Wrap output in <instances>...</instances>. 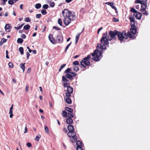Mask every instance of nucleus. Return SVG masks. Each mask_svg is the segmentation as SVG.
I'll return each mask as SVG.
<instances>
[{
	"instance_id": "nucleus-43",
	"label": "nucleus",
	"mask_w": 150,
	"mask_h": 150,
	"mask_svg": "<svg viewBox=\"0 0 150 150\" xmlns=\"http://www.w3.org/2000/svg\"><path fill=\"white\" fill-rule=\"evenodd\" d=\"M8 65L9 67L11 68H13V64L11 62H9Z\"/></svg>"
},
{
	"instance_id": "nucleus-42",
	"label": "nucleus",
	"mask_w": 150,
	"mask_h": 150,
	"mask_svg": "<svg viewBox=\"0 0 150 150\" xmlns=\"http://www.w3.org/2000/svg\"><path fill=\"white\" fill-rule=\"evenodd\" d=\"M25 21L26 22H30V20L29 18H25Z\"/></svg>"
},
{
	"instance_id": "nucleus-37",
	"label": "nucleus",
	"mask_w": 150,
	"mask_h": 150,
	"mask_svg": "<svg viewBox=\"0 0 150 150\" xmlns=\"http://www.w3.org/2000/svg\"><path fill=\"white\" fill-rule=\"evenodd\" d=\"M41 13L43 15H45L46 14L47 12L45 10H42L41 11Z\"/></svg>"
},
{
	"instance_id": "nucleus-52",
	"label": "nucleus",
	"mask_w": 150,
	"mask_h": 150,
	"mask_svg": "<svg viewBox=\"0 0 150 150\" xmlns=\"http://www.w3.org/2000/svg\"><path fill=\"white\" fill-rule=\"evenodd\" d=\"M74 69L75 71H77L79 70V68L78 66L74 67Z\"/></svg>"
},
{
	"instance_id": "nucleus-63",
	"label": "nucleus",
	"mask_w": 150,
	"mask_h": 150,
	"mask_svg": "<svg viewBox=\"0 0 150 150\" xmlns=\"http://www.w3.org/2000/svg\"><path fill=\"white\" fill-rule=\"evenodd\" d=\"M23 4H21L20 5V9H23Z\"/></svg>"
},
{
	"instance_id": "nucleus-14",
	"label": "nucleus",
	"mask_w": 150,
	"mask_h": 150,
	"mask_svg": "<svg viewBox=\"0 0 150 150\" xmlns=\"http://www.w3.org/2000/svg\"><path fill=\"white\" fill-rule=\"evenodd\" d=\"M48 38L50 41L52 43L54 44L55 43V40L54 39L52 35L50 34L49 35Z\"/></svg>"
},
{
	"instance_id": "nucleus-55",
	"label": "nucleus",
	"mask_w": 150,
	"mask_h": 150,
	"mask_svg": "<svg viewBox=\"0 0 150 150\" xmlns=\"http://www.w3.org/2000/svg\"><path fill=\"white\" fill-rule=\"evenodd\" d=\"M50 6L52 7H53L54 6V3L53 2H51L50 4Z\"/></svg>"
},
{
	"instance_id": "nucleus-54",
	"label": "nucleus",
	"mask_w": 150,
	"mask_h": 150,
	"mask_svg": "<svg viewBox=\"0 0 150 150\" xmlns=\"http://www.w3.org/2000/svg\"><path fill=\"white\" fill-rule=\"evenodd\" d=\"M21 38H22L23 39H25V38L26 37V36L25 34H23L21 35Z\"/></svg>"
},
{
	"instance_id": "nucleus-18",
	"label": "nucleus",
	"mask_w": 150,
	"mask_h": 150,
	"mask_svg": "<svg viewBox=\"0 0 150 150\" xmlns=\"http://www.w3.org/2000/svg\"><path fill=\"white\" fill-rule=\"evenodd\" d=\"M73 91V88L69 86L67 87V92L72 93Z\"/></svg>"
},
{
	"instance_id": "nucleus-1",
	"label": "nucleus",
	"mask_w": 150,
	"mask_h": 150,
	"mask_svg": "<svg viewBox=\"0 0 150 150\" xmlns=\"http://www.w3.org/2000/svg\"><path fill=\"white\" fill-rule=\"evenodd\" d=\"M108 37L103 36L100 40L101 42L100 44H98L97 47H99L100 49L103 51V49H106V47L105 44L108 45Z\"/></svg>"
},
{
	"instance_id": "nucleus-9",
	"label": "nucleus",
	"mask_w": 150,
	"mask_h": 150,
	"mask_svg": "<svg viewBox=\"0 0 150 150\" xmlns=\"http://www.w3.org/2000/svg\"><path fill=\"white\" fill-rule=\"evenodd\" d=\"M118 37L119 40L122 41L124 38L127 39L128 38V36L127 34L125 31L122 32V33L118 32Z\"/></svg>"
},
{
	"instance_id": "nucleus-57",
	"label": "nucleus",
	"mask_w": 150,
	"mask_h": 150,
	"mask_svg": "<svg viewBox=\"0 0 150 150\" xmlns=\"http://www.w3.org/2000/svg\"><path fill=\"white\" fill-rule=\"evenodd\" d=\"M112 21L114 22H117L118 21V20L115 18H112Z\"/></svg>"
},
{
	"instance_id": "nucleus-32",
	"label": "nucleus",
	"mask_w": 150,
	"mask_h": 150,
	"mask_svg": "<svg viewBox=\"0 0 150 150\" xmlns=\"http://www.w3.org/2000/svg\"><path fill=\"white\" fill-rule=\"evenodd\" d=\"M23 25H24V24H21V25L20 26H18V27H14V28L15 29H16V30H18L19 29L21 28H22V27H23Z\"/></svg>"
},
{
	"instance_id": "nucleus-35",
	"label": "nucleus",
	"mask_w": 150,
	"mask_h": 150,
	"mask_svg": "<svg viewBox=\"0 0 150 150\" xmlns=\"http://www.w3.org/2000/svg\"><path fill=\"white\" fill-rule=\"evenodd\" d=\"M48 7L49 6L47 4H44L42 6V8L45 9H47L48 8Z\"/></svg>"
},
{
	"instance_id": "nucleus-17",
	"label": "nucleus",
	"mask_w": 150,
	"mask_h": 150,
	"mask_svg": "<svg viewBox=\"0 0 150 150\" xmlns=\"http://www.w3.org/2000/svg\"><path fill=\"white\" fill-rule=\"evenodd\" d=\"M66 122L69 124H71L73 123V120L71 118H68L66 119Z\"/></svg>"
},
{
	"instance_id": "nucleus-2",
	"label": "nucleus",
	"mask_w": 150,
	"mask_h": 150,
	"mask_svg": "<svg viewBox=\"0 0 150 150\" xmlns=\"http://www.w3.org/2000/svg\"><path fill=\"white\" fill-rule=\"evenodd\" d=\"M67 129L69 131L67 134L68 136L73 138L74 141H76L77 138L76 137V134L74 131V129L72 125H69L68 126Z\"/></svg>"
},
{
	"instance_id": "nucleus-46",
	"label": "nucleus",
	"mask_w": 150,
	"mask_h": 150,
	"mask_svg": "<svg viewBox=\"0 0 150 150\" xmlns=\"http://www.w3.org/2000/svg\"><path fill=\"white\" fill-rule=\"evenodd\" d=\"M105 4H108L111 6H112V5H113L114 3L113 2H107L105 3Z\"/></svg>"
},
{
	"instance_id": "nucleus-51",
	"label": "nucleus",
	"mask_w": 150,
	"mask_h": 150,
	"mask_svg": "<svg viewBox=\"0 0 150 150\" xmlns=\"http://www.w3.org/2000/svg\"><path fill=\"white\" fill-rule=\"evenodd\" d=\"M70 74L72 75L73 77L75 76L76 74V73L74 72H70Z\"/></svg>"
},
{
	"instance_id": "nucleus-58",
	"label": "nucleus",
	"mask_w": 150,
	"mask_h": 150,
	"mask_svg": "<svg viewBox=\"0 0 150 150\" xmlns=\"http://www.w3.org/2000/svg\"><path fill=\"white\" fill-rule=\"evenodd\" d=\"M26 54H27V59H29V57L30 56V54L28 52H27L26 53Z\"/></svg>"
},
{
	"instance_id": "nucleus-50",
	"label": "nucleus",
	"mask_w": 150,
	"mask_h": 150,
	"mask_svg": "<svg viewBox=\"0 0 150 150\" xmlns=\"http://www.w3.org/2000/svg\"><path fill=\"white\" fill-rule=\"evenodd\" d=\"M41 14H37L36 15V17L38 18H40L41 16Z\"/></svg>"
},
{
	"instance_id": "nucleus-12",
	"label": "nucleus",
	"mask_w": 150,
	"mask_h": 150,
	"mask_svg": "<svg viewBox=\"0 0 150 150\" xmlns=\"http://www.w3.org/2000/svg\"><path fill=\"white\" fill-rule=\"evenodd\" d=\"M142 2L141 4V10H145L147 7L146 2L147 0H142Z\"/></svg>"
},
{
	"instance_id": "nucleus-27",
	"label": "nucleus",
	"mask_w": 150,
	"mask_h": 150,
	"mask_svg": "<svg viewBox=\"0 0 150 150\" xmlns=\"http://www.w3.org/2000/svg\"><path fill=\"white\" fill-rule=\"evenodd\" d=\"M62 116L63 117H65L67 116V113L66 111L65 110L62 111Z\"/></svg>"
},
{
	"instance_id": "nucleus-47",
	"label": "nucleus",
	"mask_w": 150,
	"mask_h": 150,
	"mask_svg": "<svg viewBox=\"0 0 150 150\" xmlns=\"http://www.w3.org/2000/svg\"><path fill=\"white\" fill-rule=\"evenodd\" d=\"M53 28L54 29H55L56 30H61L60 28L56 26H54L53 27Z\"/></svg>"
},
{
	"instance_id": "nucleus-10",
	"label": "nucleus",
	"mask_w": 150,
	"mask_h": 150,
	"mask_svg": "<svg viewBox=\"0 0 150 150\" xmlns=\"http://www.w3.org/2000/svg\"><path fill=\"white\" fill-rule=\"evenodd\" d=\"M72 77L73 76L70 73L66 74L64 76H62V81L67 82L68 81V80L66 79V78L69 79H71Z\"/></svg>"
},
{
	"instance_id": "nucleus-40",
	"label": "nucleus",
	"mask_w": 150,
	"mask_h": 150,
	"mask_svg": "<svg viewBox=\"0 0 150 150\" xmlns=\"http://www.w3.org/2000/svg\"><path fill=\"white\" fill-rule=\"evenodd\" d=\"M69 118H71L73 117V115H72V113H68Z\"/></svg>"
},
{
	"instance_id": "nucleus-62",
	"label": "nucleus",
	"mask_w": 150,
	"mask_h": 150,
	"mask_svg": "<svg viewBox=\"0 0 150 150\" xmlns=\"http://www.w3.org/2000/svg\"><path fill=\"white\" fill-rule=\"evenodd\" d=\"M103 29L102 27H101L98 30V33H99L100 31Z\"/></svg>"
},
{
	"instance_id": "nucleus-11",
	"label": "nucleus",
	"mask_w": 150,
	"mask_h": 150,
	"mask_svg": "<svg viewBox=\"0 0 150 150\" xmlns=\"http://www.w3.org/2000/svg\"><path fill=\"white\" fill-rule=\"evenodd\" d=\"M76 144L77 146V150H83L82 148L83 146V144L80 141H77Z\"/></svg>"
},
{
	"instance_id": "nucleus-48",
	"label": "nucleus",
	"mask_w": 150,
	"mask_h": 150,
	"mask_svg": "<svg viewBox=\"0 0 150 150\" xmlns=\"http://www.w3.org/2000/svg\"><path fill=\"white\" fill-rule=\"evenodd\" d=\"M79 38V37L77 36H76L75 44H77V42H78V41Z\"/></svg>"
},
{
	"instance_id": "nucleus-19",
	"label": "nucleus",
	"mask_w": 150,
	"mask_h": 150,
	"mask_svg": "<svg viewBox=\"0 0 150 150\" xmlns=\"http://www.w3.org/2000/svg\"><path fill=\"white\" fill-rule=\"evenodd\" d=\"M65 109L69 113H73V110L71 108L67 107L65 108Z\"/></svg>"
},
{
	"instance_id": "nucleus-8",
	"label": "nucleus",
	"mask_w": 150,
	"mask_h": 150,
	"mask_svg": "<svg viewBox=\"0 0 150 150\" xmlns=\"http://www.w3.org/2000/svg\"><path fill=\"white\" fill-rule=\"evenodd\" d=\"M62 13L63 17L65 18L72 17V16L73 15H75L74 13L70 12L67 9H65L63 10Z\"/></svg>"
},
{
	"instance_id": "nucleus-7",
	"label": "nucleus",
	"mask_w": 150,
	"mask_h": 150,
	"mask_svg": "<svg viewBox=\"0 0 150 150\" xmlns=\"http://www.w3.org/2000/svg\"><path fill=\"white\" fill-rule=\"evenodd\" d=\"M72 17H66L64 19V24L66 25H68L71 22V21H74L76 19V16L73 15Z\"/></svg>"
},
{
	"instance_id": "nucleus-13",
	"label": "nucleus",
	"mask_w": 150,
	"mask_h": 150,
	"mask_svg": "<svg viewBox=\"0 0 150 150\" xmlns=\"http://www.w3.org/2000/svg\"><path fill=\"white\" fill-rule=\"evenodd\" d=\"M63 38L61 34L58 35L57 37V41L58 42L62 43L63 42Z\"/></svg>"
},
{
	"instance_id": "nucleus-6",
	"label": "nucleus",
	"mask_w": 150,
	"mask_h": 150,
	"mask_svg": "<svg viewBox=\"0 0 150 150\" xmlns=\"http://www.w3.org/2000/svg\"><path fill=\"white\" fill-rule=\"evenodd\" d=\"M109 35L108 36V39L109 41H111L112 39L116 38V36L118 34V31L115 30V31H110Z\"/></svg>"
},
{
	"instance_id": "nucleus-26",
	"label": "nucleus",
	"mask_w": 150,
	"mask_h": 150,
	"mask_svg": "<svg viewBox=\"0 0 150 150\" xmlns=\"http://www.w3.org/2000/svg\"><path fill=\"white\" fill-rule=\"evenodd\" d=\"M71 70V69L70 68H68L64 71V73L66 74L70 73V71Z\"/></svg>"
},
{
	"instance_id": "nucleus-39",
	"label": "nucleus",
	"mask_w": 150,
	"mask_h": 150,
	"mask_svg": "<svg viewBox=\"0 0 150 150\" xmlns=\"http://www.w3.org/2000/svg\"><path fill=\"white\" fill-rule=\"evenodd\" d=\"M71 93L67 92L65 93L66 96L67 97H70L71 96Z\"/></svg>"
},
{
	"instance_id": "nucleus-22",
	"label": "nucleus",
	"mask_w": 150,
	"mask_h": 150,
	"mask_svg": "<svg viewBox=\"0 0 150 150\" xmlns=\"http://www.w3.org/2000/svg\"><path fill=\"white\" fill-rule=\"evenodd\" d=\"M19 51L20 52L21 54V55H23L24 54V50L23 48L22 47H20L19 48Z\"/></svg>"
},
{
	"instance_id": "nucleus-23",
	"label": "nucleus",
	"mask_w": 150,
	"mask_h": 150,
	"mask_svg": "<svg viewBox=\"0 0 150 150\" xmlns=\"http://www.w3.org/2000/svg\"><path fill=\"white\" fill-rule=\"evenodd\" d=\"M25 63H21L20 64V66L21 67V68L23 70V71L24 72L25 69Z\"/></svg>"
},
{
	"instance_id": "nucleus-44",
	"label": "nucleus",
	"mask_w": 150,
	"mask_h": 150,
	"mask_svg": "<svg viewBox=\"0 0 150 150\" xmlns=\"http://www.w3.org/2000/svg\"><path fill=\"white\" fill-rule=\"evenodd\" d=\"M73 64L74 65H78L79 64V62L78 61H76L73 62Z\"/></svg>"
},
{
	"instance_id": "nucleus-56",
	"label": "nucleus",
	"mask_w": 150,
	"mask_h": 150,
	"mask_svg": "<svg viewBox=\"0 0 150 150\" xmlns=\"http://www.w3.org/2000/svg\"><path fill=\"white\" fill-rule=\"evenodd\" d=\"M27 146L29 147H30L32 146V145L31 143L30 142H28L27 144Z\"/></svg>"
},
{
	"instance_id": "nucleus-38",
	"label": "nucleus",
	"mask_w": 150,
	"mask_h": 150,
	"mask_svg": "<svg viewBox=\"0 0 150 150\" xmlns=\"http://www.w3.org/2000/svg\"><path fill=\"white\" fill-rule=\"evenodd\" d=\"M8 3L9 4L13 5L14 4L13 1V0H9Z\"/></svg>"
},
{
	"instance_id": "nucleus-21",
	"label": "nucleus",
	"mask_w": 150,
	"mask_h": 150,
	"mask_svg": "<svg viewBox=\"0 0 150 150\" xmlns=\"http://www.w3.org/2000/svg\"><path fill=\"white\" fill-rule=\"evenodd\" d=\"M65 101L67 103L69 104H70L71 103V99L69 97H67L65 99Z\"/></svg>"
},
{
	"instance_id": "nucleus-53",
	"label": "nucleus",
	"mask_w": 150,
	"mask_h": 150,
	"mask_svg": "<svg viewBox=\"0 0 150 150\" xmlns=\"http://www.w3.org/2000/svg\"><path fill=\"white\" fill-rule=\"evenodd\" d=\"M6 58H7V59H9V57L8 56V50H7L6 51Z\"/></svg>"
},
{
	"instance_id": "nucleus-60",
	"label": "nucleus",
	"mask_w": 150,
	"mask_h": 150,
	"mask_svg": "<svg viewBox=\"0 0 150 150\" xmlns=\"http://www.w3.org/2000/svg\"><path fill=\"white\" fill-rule=\"evenodd\" d=\"M2 41V44H3V43L5 42L6 41V40L4 38H3L1 40Z\"/></svg>"
},
{
	"instance_id": "nucleus-4",
	"label": "nucleus",
	"mask_w": 150,
	"mask_h": 150,
	"mask_svg": "<svg viewBox=\"0 0 150 150\" xmlns=\"http://www.w3.org/2000/svg\"><path fill=\"white\" fill-rule=\"evenodd\" d=\"M102 52L100 50H96L93 53H92V55L93 57L92 59L95 61H98L99 60V57H100L101 55Z\"/></svg>"
},
{
	"instance_id": "nucleus-41",
	"label": "nucleus",
	"mask_w": 150,
	"mask_h": 150,
	"mask_svg": "<svg viewBox=\"0 0 150 150\" xmlns=\"http://www.w3.org/2000/svg\"><path fill=\"white\" fill-rule=\"evenodd\" d=\"M135 2V3H139L141 4H142V1L140 0H136Z\"/></svg>"
},
{
	"instance_id": "nucleus-45",
	"label": "nucleus",
	"mask_w": 150,
	"mask_h": 150,
	"mask_svg": "<svg viewBox=\"0 0 150 150\" xmlns=\"http://www.w3.org/2000/svg\"><path fill=\"white\" fill-rule=\"evenodd\" d=\"M40 137H41V136L40 135L37 136L36 137L35 139L36 140L38 141H39Z\"/></svg>"
},
{
	"instance_id": "nucleus-15",
	"label": "nucleus",
	"mask_w": 150,
	"mask_h": 150,
	"mask_svg": "<svg viewBox=\"0 0 150 150\" xmlns=\"http://www.w3.org/2000/svg\"><path fill=\"white\" fill-rule=\"evenodd\" d=\"M134 15L135 16L136 18L137 19L140 20L141 18L142 14L141 13L137 12L136 13V14H134Z\"/></svg>"
},
{
	"instance_id": "nucleus-24",
	"label": "nucleus",
	"mask_w": 150,
	"mask_h": 150,
	"mask_svg": "<svg viewBox=\"0 0 150 150\" xmlns=\"http://www.w3.org/2000/svg\"><path fill=\"white\" fill-rule=\"evenodd\" d=\"M30 26L29 25H25L24 27L23 28L25 30H28L30 29Z\"/></svg>"
},
{
	"instance_id": "nucleus-20",
	"label": "nucleus",
	"mask_w": 150,
	"mask_h": 150,
	"mask_svg": "<svg viewBox=\"0 0 150 150\" xmlns=\"http://www.w3.org/2000/svg\"><path fill=\"white\" fill-rule=\"evenodd\" d=\"M4 28L6 30H7L8 29H9L11 28V25L8 24H7L6 25Z\"/></svg>"
},
{
	"instance_id": "nucleus-36",
	"label": "nucleus",
	"mask_w": 150,
	"mask_h": 150,
	"mask_svg": "<svg viewBox=\"0 0 150 150\" xmlns=\"http://www.w3.org/2000/svg\"><path fill=\"white\" fill-rule=\"evenodd\" d=\"M71 42H70V43H69V44L67 45V46H66V48H65V52H66L67 50L68 49V48L70 46V45H71Z\"/></svg>"
},
{
	"instance_id": "nucleus-34",
	"label": "nucleus",
	"mask_w": 150,
	"mask_h": 150,
	"mask_svg": "<svg viewBox=\"0 0 150 150\" xmlns=\"http://www.w3.org/2000/svg\"><path fill=\"white\" fill-rule=\"evenodd\" d=\"M58 23L61 26L62 25V22L61 18H59L58 20Z\"/></svg>"
},
{
	"instance_id": "nucleus-64",
	"label": "nucleus",
	"mask_w": 150,
	"mask_h": 150,
	"mask_svg": "<svg viewBox=\"0 0 150 150\" xmlns=\"http://www.w3.org/2000/svg\"><path fill=\"white\" fill-rule=\"evenodd\" d=\"M111 7L112 9H114L115 10L116 8L114 6L112 5V6H111Z\"/></svg>"
},
{
	"instance_id": "nucleus-16",
	"label": "nucleus",
	"mask_w": 150,
	"mask_h": 150,
	"mask_svg": "<svg viewBox=\"0 0 150 150\" xmlns=\"http://www.w3.org/2000/svg\"><path fill=\"white\" fill-rule=\"evenodd\" d=\"M129 19L132 24L131 25H135L134 18L133 17H130Z\"/></svg>"
},
{
	"instance_id": "nucleus-5",
	"label": "nucleus",
	"mask_w": 150,
	"mask_h": 150,
	"mask_svg": "<svg viewBox=\"0 0 150 150\" xmlns=\"http://www.w3.org/2000/svg\"><path fill=\"white\" fill-rule=\"evenodd\" d=\"M90 55H88L87 57L83 58L81 61V64L83 67H85L86 66L89 65L90 62L88 59H90Z\"/></svg>"
},
{
	"instance_id": "nucleus-30",
	"label": "nucleus",
	"mask_w": 150,
	"mask_h": 150,
	"mask_svg": "<svg viewBox=\"0 0 150 150\" xmlns=\"http://www.w3.org/2000/svg\"><path fill=\"white\" fill-rule=\"evenodd\" d=\"M131 12L134 13H136L137 12V11L134 8H132L130 9Z\"/></svg>"
},
{
	"instance_id": "nucleus-49",
	"label": "nucleus",
	"mask_w": 150,
	"mask_h": 150,
	"mask_svg": "<svg viewBox=\"0 0 150 150\" xmlns=\"http://www.w3.org/2000/svg\"><path fill=\"white\" fill-rule=\"evenodd\" d=\"M13 105H12L11 106L10 108V110H9V113H12V110H13Z\"/></svg>"
},
{
	"instance_id": "nucleus-61",
	"label": "nucleus",
	"mask_w": 150,
	"mask_h": 150,
	"mask_svg": "<svg viewBox=\"0 0 150 150\" xmlns=\"http://www.w3.org/2000/svg\"><path fill=\"white\" fill-rule=\"evenodd\" d=\"M28 129L27 127H26L25 128V131L24 132L25 133H26L27 132Z\"/></svg>"
},
{
	"instance_id": "nucleus-28",
	"label": "nucleus",
	"mask_w": 150,
	"mask_h": 150,
	"mask_svg": "<svg viewBox=\"0 0 150 150\" xmlns=\"http://www.w3.org/2000/svg\"><path fill=\"white\" fill-rule=\"evenodd\" d=\"M141 11L142 13H143V14L146 16L148 15V13L146 10H141Z\"/></svg>"
},
{
	"instance_id": "nucleus-25",
	"label": "nucleus",
	"mask_w": 150,
	"mask_h": 150,
	"mask_svg": "<svg viewBox=\"0 0 150 150\" xmlns=\"http://www.w3.org/2000/svg\"><path fill=\"white\" fill-rule=\"evenodd\" d=\"M23 41V40L21 38H18L17 40V42L19 43H22Z\"/></svg>"
},
{
	"instance_id": "nucleus-31",
	"label": "nucleus",
	"mask_w": 150,
	"mask_h": 150,
	"mask_svg": "<svg viewBox=\"0 0 150 150\" xmlns=\"http://www.w3.org/2000/svg\"><path fill=\"white\" fill-rule=\"evenodd\" d=\"M44 127H45V132L47 133L48 134L49 133V129H48V128L47 127V125H45Z\"/></svg>"
},
{
	"instance_id": "nucleus-3",
	"label": "nucleus",
	"mask_w": 150,
	"mask_h": 150,
	"mask_svg": "<svg viewBox=\"0 0 150 150\" xmlns=\"http://www.w3.org/2000/svg\"><path fill=\"white\" fill-rule=\"evenodd\" d=\"M137 27L135 25H131L130 31H128L127 34L128 36L130 38H135L134 35L137 33Z\"/></svg>"
},
{
	"instance_id": "nucleus-33",
	"label": "nucleus",
	"mask_w": 150,
	"mask_h": 150,
	"mask_svg": "<svg viewBox=\"0 0 150 150\" xmlns=\"http://www.w3.org/2000/svg\"><path fill=\"white\" fill-rule=\"evenodd\" d=\"M66 65V64H64L63 65L61 66L59 69V72L61 70L64 68Z\"/></svg>"
},
{
	"instance_id": "nucleus-29",
	"label": "nucleus",
	"mask_w": 150,
	"mask_h": 150,
	"mask_svg": "<svg viewBox=\"0 0 150 150\" xmlns=\"http://www.w3.org/2000/svg\"><path fill=\"white\" fill-rule=\"evenodd\" d=\"M41 5L40 4H37L35 5V8L38 9L41 7Z\"/></svg>"
},
{
	"instance_id": "nucleus-59",
	"label": "nucleus",
	"mask_w": 150,
	"mask_h": 150,
	"mask_svg": "<svg viewBox=\"0 0 150 150\" xmlns=\"http://www.w3.org/2000/svg\"><path fill=\"white\" fill-rule=\"evenodd\" d=\"M28 90V85H26L25 87V92H27Z\"/></svg>"
}]
</instances>
